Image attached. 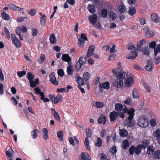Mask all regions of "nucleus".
Masks as SVG:
<instances>
[{"mask_svg":"<svg viewBox=\"0 0 160 160\" xmlns=\"http://www.w3.org/2000/svg\"><path fill=\"white\" fill-rule=\"evenodd\" d=\"M58 74L59 76L62 77L64 76V72L63 70L62 69H59L58 71Z\"/></svg>","mask_w":160,"mask_h":160,"instance_id":"obj_58","label":"nucleus"},{"mask_svg":"<svg viewBox=\"0 0 160 160\" xmlns=\"http://www.w3.org/2000/svg\"><path fill=\"white\" fill-rule=\"evenodd\" d=\"M88 138H86L85 139L84 144L86 149L87 151H89L90 150V147L89 145V141Z\"/></svg>","mask_w":160,"mask_h":160,"instance_id":"obj_31","label":"nucleus"},{"mask_svg":"<svg viewBox=\"0 0 160 160\" xmlns=\"http://www.w3.org/2000/svg\"><path fill=\"white\" fill-rule=\"evenodd\" d=\"M57 136L59 140L61 141L63 140V132L61 130H60L57 133Z\"/></svg>","mask_w":160,"mask_h":160,"instance_id":"obj_43","label":"nucleus"},{"mask_svg":"<svg viewBox=\"0 0 160 160\" xmlns=\"http://www.w3.org/2000/svg\"><path fill=\"white\" fill-rule=\"evenodd\" d=\"M34 90L35 91V93L37 95L39 94L41 92V90L38 87H37L34 88Z\"/></svg>","mask_w":160,"mask_h":160,"instance_id":"obj_64","label":"nucleus"},{"mask_svg":"<svg viewBox=\"0 0 160 160\" xmlns=\"http://www.w3.org/2000/svg\"><path fill=\"white\" fill-rule=\"evenodd\" d=\"M27 78L29 80V82L33 80L34 76L31 72H29L27 74Z\"/></svg>","mask_w":160,"mask_h":160,"instance_id":"obj_40","label":"nucleus"},{"mask_svg":"<svg viewBox=\"0 0 160 160\" xmlns=\"http://www.w3.org/2000/svg\"><path fill=\"white\" fill-rule=\"evenodd\" d=\"M78 46L81 48H82L84 47V44L85 42L84 40H82L81 39H78Z\"/></svg>","mask_w":160,"mask_h":160,"instance_id":"obj_52","label":"nucleus"},{"mask_svg":"<svg viewBox=\"0 0 160 160\" xmlns=\"http://www.w3.org/2000/svg\"><path fill=\"white\" fill-rule=\"evenodd\" d=\"M133 84V78L131 77H129L126 80L125 86L127 88H129L132 86Z\"/></svg>","mask_w":160,"mask_h":160,"instance_id":"obj_10","label":"nucleus"},{"mask_svg":"<svg viewBox=\"0 0 160 160\" xmlns=\"http://www.w3.org/2000/svg\"><path fill=\"white\" fill-rule=\"evenodd\" d=\"M138 124L141 127H146L148 125V121L145 117H141L138 119Z\"/></svg>","mask_w":160,"mask_h":160,"instance_id":"obj_3","label":"nucleus"},{"mask_svg":"<svg viewBox=\"0 0 160 160\" xmlns=\"http://www.w3.org/2000/svg\"><path fill=\"white\" fill-rule=\"evenodd\" d=\"M156 45V43L155 41H152L149 44V47L151 48H155Z\"/></svg>","mask_w":160,"mask_h":160,"instance_id":"obj_60","label":"nucleus"},{"mask_svg":"<svg viewBox=\"0 0 160 160\" xmlns=\"http://www.w3.org/2000/svg\"><path fill=\"white\" fill-rule=\"evenodd\" d=\"M51 113L52 115L54 117L55 119L57 120L58 122L60 121V117L58 114V113L53 108H51Z\"/></svg>","mask_w":160,"mask_h":160,"instance_id":"obj_17","label":"nucleus"},{"mask_svg":"<svg viewBox=\"0 0 160 160\" xmlns=\"http://www.w3.org/2000/svg\"><path fill=\"white\" fill-rule=\"evenodd\" d=\"M102 87L106 89H108L110 88V84L108 82H106L102 84Z\"/></svg>","mask_w":160,"mask_h":160,"instance_id":"obj_50","label":"nucleus"},{"mask_svg":"<svg viewBox=\"0 0 160 160\" xmlns=\"http://www.w3.org/2000/svg\"><path fill=\"white\" fill-rule=\"evenodd\" d=\"M147 63L148 64L146 66L145 68L147 71H150L152 70L153 66V64L151 61L149 60L147 61Z\"/></svg>","mask_w":160,"mask_h":160,"instance_id":"obj_25","label":"nucleus"},{"mask_svg":"<svg viewBox=\"0 0 160 160\" xmlns=\"http://www.w3.org/2000/svg\"><path fill=\"white\" fill-rule=\"evenodd\" d=\"M112 72L117 78L114 81L113 85L118 88H121L123 85V83L122 80L120 79H122L125 78V73L123 71L118 72L114 69L112 70Z\"/></svg>","mask_w":160,"mask_h":160,"instance_id":"obj_1","label":"nucleus"},{"mask_svg":"<svg viewBox=\"0 0 160 160\" xmlns=\"http://www.w3.org/2000/svg\"><path fill=\"white\" fill-rule=\"evenodd\" d=\"M12 42L17 48H19L21 46V43L18 38H16Z\"/></svg>","mask_w":160,"mask_h":160,"instance_id":"obj_30","label":"nucleus"},{"mask_svg":"<svg viewBox=\"0 0 160 160\" xmlns=\"http://www.w3.org/2000/svg\"><path fill=\"white\" fill-rule=\"evenodd\" d=\"M95 48V47L93 45H90L89 47L86 55L87 57L89 58L93 55Z\"/></svg>","mask_w":160,"mask_h":160,"instance_id":"obj_11","label":"nucleus"},{"mask_svg":"<svg viewBox=\"0 0 160 160\" xmlns=\"http://www.w3.org/2000/svg\"><path fill=\"white\" fill-rule=\"evenodd\" d=\"M115 110L118 112L122 111L123 112L124 106L121 103H118L115 105Z\"/></svg>","mask_w":160,"mask_h":160,"instance_id":"obj_19","label":"nucleus"},{"mask_svg":"<svg viewBox=\"0 0 160 160\" xmlns=\"http://www.w3.org/2000/svg\"><path fill=\"white\" fill-rule=\"evenodd\" d=\"M41 25L44 26L45 24L46 17L45 14L41 17L40 18Z\"/></svg>","mask_w":160,"mask_h":160,"instance_id":"obj_35","label":"nucleus"},{"mask_svg":"<svg viewBox=\"0 0 160 160\" xmlns=\"http://www.w3.org/2000/svg\"><path fill=\"white\" fill-rule=\"evenodd\" d=\"M119 11L121 13L125 12L126 7L124 5H120L118 7Z\"/></svg>","mask_w":160,"mask_h":160,"instance_id":"obj_49","label":"nucleus"},{"mask_svg":"<svg viewBox=\"0 0 160 160\" xmlns=\"http://www.w3.org/2000/svg\"><path fill=\"white\" fill-rule=\"evenodd\" d=\"M151 20L155 23H158L160 20L159 17L156 13H153L151 16Z\"/></svg>","mask_w":160,"mask_h":160,"instance_id":"obj_18","label":"nucleus"},{"mask_svg":"<svg viewBox=\"0 0 160 160\" xmlns=\"http://www.w3.org/2000/svg\"><path fill=\"white\" fill-rule=\"evenodd\" d=\"M118 113L116 111H113L110 112L109 115L110 121L111 122L114 121L118 117Z\"/></svg>","mask_w":160,"mask_h":160,"instance_id":"obj_12","label":"nucleus"},{"mask_svg":"<svg viewBox=\"0 0 160 160\" xmlns=\"http://www.w3.org/2000/svg\"><path fill=\"white\" fill-rule=\"evenodd\" d=\"M18 28L20 29L21 31L23 33H26L27 31V27L24 26H22L21 27H18Z\"/></svg>","mask_w":160,"mask_h":160,"instance_id":"obj_56","label":"nucleus"},{"mask_svg":"<svg viewBox=\"0 0 160 160\" xmlns=\"http://www.w3.org/2000/svg\"><path fill=\"white\" fill-rule=\"evenodd\" d=\"M108 10L106 9H103L101 11V17L104 18H106L107 16Z\"/></svg>","mask_w":160,"mask_h":160,"instance_id":"obj_29","label":"nucleus"},{"mask_svg":"<svg viewBox=\"0 0 160 160\" xmlns=\"http://www.w3.org/2000/svg\"><path fill=\"white\" fill-rule=\"evenodd\" d=\"M93 105L97 108H102L104 106V104L103 102L96 101Z\"/></svg>","mask_w":160,"mask_h":160,"instance_id":"obj_27","label":"nucleus"},{"mask_svg":"<svg viewBox=\"0 0 160 160\" xmlns=\"http://www.w3.org/2000/svg\"><path fill=\"white\" fill-rule=\"evenodd\" d=\"M147 153L149 155L152 154L154 152V148L152 145H149L147 148Z\"/></svg>","mask_w":160,"mask_h":160,"instance_id":"obj_26","label":"nucleus"},{"mask_svg":"<svg viewBox=\"0 0 160 160\" xmlns=\"http://www.w3.org/2000/svg\"><path fill=\"white\" fill-rule=\"evenodd\" d=\"M49 40L50 43L55 44L57 42V38L54 34L52 33L50 35Z\"/></svg>","mask_w":160,"mask_h":160,"instance_id":"obj_22","label":"nucleus"},{"mask_svg":"<svg viewBox=\"0 0 160 160\" xmlns=\"http://www.w3.org/2000/svg\"><path fill=\"white\" fill-rule=\"evenodd\" d=\"M137 92V90L136 88H134L132 93L133 98H138L139 97V96Z\"/></svg>","mask_w":160,"mask_h":160,"instance_id":"obj_41","label":"nucleus"},{"mask_svg":"<svg viewBox=\"0 0 160 160\" xmlns=\"http://www.w3.org/2000/svg\"><path fill=\"white\" fill-rule=\"evenodd\" d=\"M102 144V141L101 138L100 137L97 138V142L95 143V145L97 147H101Z\"/></svg>","mask_w":160,"mask_h":160,"instance_id":"obj_39","label":"nucleus"},{"mask_svg":"<svg viewBox=\"0 0 160 160\" xmlns=\"http://www.w3.org/2000/svg\"><path fill=\"white\" fill-rule=\"evenodd\" d=\"M146 42L145 40L142 39L137 43V49L139 51H143V45Z\"/></svg>","mask_w":160,"mask_h":160,"instance_id":"obj_15","label":"nucleus"},{"mask_svg":"<svg viewBox=\"0 0 160 160\" xmlns=\"http://www.w3.org/2000/svg\"><path fill=\"white\" fill-rule=\"evenodd\" d=\"M129 147V143L127 139L124 140L122 145V148L123 150H126Z\"/></svg>","mask_w":160,"mask_h":160,"instance_id":"obj_23","label":"nucleus"},{"mask_svg":"<svg viewBox=\"0 0 160 160\" xmlns=\"http://www.w3.org/2000/svg\"><path fill=\"white\" fill-rule=\"evenodd\" d=\"M142 51L143 52L144 54L149 56V48L148 47H145L144 48H143V51Z\"/></svg>","mask_w":160,"mask_h":160,"instance_id":"obj_54","label":"nucleus"},{"mask_svg":"<svg viewBox=\"0 0 160 160\" xmlns=\"http://www.w3.org/2000/svg\"><path fill=\"white\" fill-rule=\"evenodd\" d=\"M153 135L158 139L160 140V129L159 128L157 129L154 132Z\"/></svg>","mask_w":160,"mask_h":160,"instance_id":"obj_32","label":"nucleus"},{"mask_svg":"<svg viewBox=\"0 0 160 160\" xmlns=\"http://www.w3.org/2000/svg\"><path fill=\"white\" fill-rule=\"evenodd\" d=\"M134 109L132 108H129L128 109V108L125 105L124 106L123 113H127L129 116L128 118V120H131L132 119L134 115Z\"/></svg>","mask_w":160,"mask_h":160,"instance_id":"obj_4","label":"nucleus"},{"mask_svg":"<svg viewBox=\"0 0 160 160\" xmlns=\"http://www.w3.org/2000/svg\"><path fill=\"white\" fill-rule=\"evenodd\" d=\"M138 55L137 51H132L128 55L127 58L128 59L133 60Z\"/></svg>","mask_w":160,"mask_h":160,"instance_id":"obj_14","label":"nucleus"},{"mask_svg":"<svg viewBox=\"0 0 160 160\" xmlns=\"http://www.w3.org/2000/svg\"><path fill=\"white\" fill-rule=\"evenodd\" d=\"M28 13L31 16H34L36 12V11L35 9H32L28 12Z\"/></svg>","mask_w":160,"mask_h":160,"instance_id":"obj_59","label":"nucleus"},{"mask_svg":"<svg viewBox=\"0 0 160 160\" xmlns=\"http://www.w3.org/2000/svg\"><path fill=\"white\" fill-rule=\"evenodd\" d=\"M88 9L89 12L91 13L94 14L96 11L95 7L92 4H88Z\"/></svg>","mask_w":160,"mask_h":160,"instance_id":"obj_24","label":"nucleus"},{"mask_svg":"<svg viewBox=\"0 0 160 160\" xmlns=\"http://www.w3.org/2000/svg\"><path fill=\"white\" fill-rule=\"evenodd\" d=\"M1 15L2 18L3 19L6 20H8L10 19V17L4 11L1 12Z\"/></svg>","mask_w":160,"mask_h":160,"instance_id":"obj_28","label":"nucleus"},{"mask_svg":"<svg viewBox=\"0 0 160 160\" xmlns=\"http://www.w3.org/2000/svg\"><path fill=\"white\" fill-rule=\"evenodd\" d=\"M154 32L153 31H149L146 33V36L147 38L152 37L154 36Z\"/></svg>","mask_w":160,"mask_h":160,"instance_id":"obj_48","label":"nucleus"},{"mask_svg":"<svg viewBox=\"0 0 160 160\" xmlns=\"http://www.w3.org/2000/svg\"><path fill=\"white\" fill-rule=\"evenodd\" d=\"M79 160H91V159L88 153L86 154L85 152H82L81 154Z\"/></svg>","mask_w":160,"mask_h":160,"instance_id":"obj_8","label":"nucleus"},{"mask_svg":"<svg viewBox=\"0 0 160 160\" xmlns=\"http://www.w3.org/2000/svg\"><path fill=\"white\" fill-rule=\"evenodd\" d=\"M45 55L44 54H41L40 57L38 59V62L40 64H41L45 60Z\"/></svg>","mask_w":160,"mask_h":160,"instance_id":"obj_45","label":"nucleus"},{"mask_svg":"<svg viewBox=\"0 0 160 160\" xmlns=\"http://www.w3.org/2000/svg\"><path fill=\"white\" fill-rule=\"evenodd\" d=\"M62 96L60 94H58L56 97H55L54 99V102L55 104H57L60 102L62 99Z\"/></svg>","mask_w":160,"mask_h":160,"instance_id":"obj_21","label":"nucleus"},{"mask_svg":"<svg viewBox=\"0 0 160 160\" xmlns=\"http://www.w3.org/2000/svg\"><path fill=\"white\" fill-rule=\"evenodd\" d=\"M149 144V142L148 140H144L141 142V144H139L138 145V149H140L141 152L142 149H145L148 144Z\"/></svg>","mask_w":160,"mask_h":160,"instance_id":"obj_6","label":"nucleus"},{"mask_svg":"<svg viewBox=\"0 0 160 160\" xmlns=\"http://www.w3.org/2000/svg\"><path fill=\"white\" fill-rule=\"evenodd\" d=\"M67 72L69 75H71L72 74L73 70L72 66L71 65H70L68 66L67 67Z\"/></svg>","mask_w":160,"mask_h":160,"instance_id":"obj_36","label":"nucleus"},{"mask_svg":"<svg viewBox=\"0 0 160 160\" xmlns=\"http://www.w3.org/2000/svg\"><path fill=\"white\" fill-rule=\"evenodd\" d=\"M42 133L43 134V138L45 140H47L48 136V131L46 128H43L42 130Z\"/></svg>","mask_w":160,"mask_h":160,"instance_id":"obj_38","label":"nucleus"},{"mask_svg":"<svg viewBox=\"0 0 160 160\" xmlns=\"http://www.w3.org/2000/svg\"><path fill=\"white\" fill-rule=\"evenodd\" d=\"M150 124L152 127H155L156 124V120L153 118L151 119L150 121Z\"/></svg>","mask_w":160,"mask_h":160,"instance_id":"obj_53","label":"nucleus"},{"mask_svg":"<svg viewBox=\"0 0 160 160\" xmlns=\"http://www.w3.org/2000/svg\"><path fill=\"white\" fill-rule=\"evenodd\" d=\"M77 82L78 84V86H82L85 84V81L83 78L82 79L79 76L77 78Z\"/></svg>","mask_w":160,"mask_h":160,"instance_id":"obj_33","label":"nucleus"},{"mask_svg":"<svg viewBox=\"0 0 160 160\" xmlns=\"http://www.w3.org/2000/svg\"><path fill=\"white\" fill-rule=\"evenodd\" d=\"M38 30L36 28H32L31 29V33L33 37L37 35L38 34Z\"/></svg>","mask_w":160,"mask_h":160,"instance_id":"obj_46","label":"nucleus"},{"mask_svg":"<svg viewBox=\"0 0 160 160\" xmlns=\"http://www.w3.org/2000/svg\"><path fill=\"white\" fill-rule=\"evenodd\" d=\"M136 12V10L135 8L133 7H130L128 11V14L131 16L134 15Z\"/></svg>","mask_w":160,"mask_h":160,"instance_id":"obj_34","label":"nucleus"},{"mask_svg":"<svg viewBox=\"0 0 160 160\" xmlns=\"http://www.w3.org/2000/svg\"><path fill=\"white\" fill-rule=\"evenodd\" d=\"M49 77L50 78V81L52 83L55 85H58V82L57 80L55 73L54 72L51 73L49 75Z\"/></svg>","mask_w":160,"mask_h":160,"instance_id":"obj_7","label":"nucleus"},{"mask_svg":"<svg viewBox=\"0 0 160 160\" xmlns=\"http://www.w3.org/2000/svg\"><path fill=\"white\" fill-rule=\"evenodd\" d=\"M39 131L37 129H34L31 132V134L33 139H35L38 136L37 132H38Z\"/></svg>","mask_w":160,"mask_h":160,"instance_id":"obj_37","label":"nucleus"},{"mask_svg":"<svg viewBox=\"0 0 160 160\" xmlns=\"http://www.w3.org/2000/svg\"><path fill=\"white\" fill-rule=\"evenodd\" d=\"M139 22L142 25H144L145 23L146 19L144 17H141L139 18Z\"/></svg>","mask_w":160,"mask_h":160,"instance_id":"obj_61","label":"nucleus"},{"mask_svg":"<svg viewBox=\"0 0 160 160\" xmlns=\"http://www.w3.org/2000/svg\"><path fill=\"white\" fill-rule=\"evenodd\" d=\"M124 102L126 104L131 105L132 104L131 99L129 98H127L124 101Z\"/></svg>","mask_w":160,"mask_h":160,"instance_id":"obj_63","label":"nucleus"},{"mask_svg":"<svg viewBox=\"0 0 160 160\" xmlns=\"http://www.w3.org/2000/svg\"><path fill=\"white\" fill-rule=\"evenodd\" d=\"M142 83L144 88L146 89L147 91L148 92H150L151 90L147 83L144 81L142 82Z\"/></svg>","mask_w":160,"mask_h":160,"instance_id":"obj_51","label":"nucleus"},{"mask_svg":"<svg viewBox=\"0 0 160 160\" xmlns=\"http://www.w3.org/2000/svg\"><path fill=\"white\" fill-rule=\"evenodd\" d=\"M8 6L9 8L11 10H13L14 11L17 10V7L14 4H9Z\"/></svg>","mask_w":160,"mask_h":160,"instance_id":"obj_44","label":"nucleus"},{"mask_svg":"<svg viewBox=\"0 0 160 160\" xmlns=\"http://www.w3.org/2000/svg\"><path fill=\"white\" fill-rule=\"evenodd\" d=\"M97 20V16L96 14H93L89 18V20L93 25H94Z\"/></svg>","mask_w":160,"mask_h":160,"instance_id":"obj_13","label":"nucleus"},{"mask_svg":"<svg viewBox=\"0 0 160 160\" xmlns=\"http://www.w3.org/2000/svg\"><path fill=\"white\" fill-rule=\"evenodd\" d=\"M85 132L87 135V137L88 138H90L92 136L91 131L89 129L87 128Z\"/></svg>","mask_w":160,"mask_h":160,"instance_id":"obj_57","label":"nucleus"},{"mask_svg":"<svg viewBox=\"0 0 160 160\" xmlns=\"http://www.w3.org/2000/svg\"><path fill=\"white\" fill-rule=\"evenodd\" d=\"M62 61L68 62V64L70 62V63H71V58L68 54H62Z\"/></svg>","mask_w":160,"mask_h":160,"instance_id":"obj_16","label":"nucleus"},{"mask_svg":"<svg viewBox=\"0 0 160 160\" xmlns=\"http://www.w3.org/2000/svg\"><path fill=\"white\" fill-rule=\"evenodd\" d=\"M26 71L25 70H23L22 71H18L17 72V73L19 77H22L23 76L26 74Z\"/></svg>","mask_w":160,"mask_h":160,"instance_id":"obj_55","label":"nucleus"},{"mask_svg":"<svg viewBox=\"0 0 160 160\" xmlns=\"http://www.w3.org/2000/svg\"><path fill=\"white\" fill-rule=\"evenodd\" d=\"M87 59V58L85 56H82L80 57L75 67V71L78 72L79 71L82 65L85 63Z\"/></svg>","mask_w":160,"mask_h":160,"instance_id":"obj_2","label":"nucleus"},{"mask_svg":"<svg viewBox=\"0 0 160 160\" xmlns=\"http://www.w3.org/2000/svg\"><path fill=\"white\" fill-rule=\"evenodd\" d=\"M135 48V45L131 42H129L128 44V50H131Z\"/></svg>","mask_w":160,"mask_h":160,"instance_id":"obj_62","label":"nucleus"},{"mask_svg":"<svg viewBox=\"0 0 160 160\" xmlns=\"http://www.w3.org/2000/svg\"><path fill=\"white\" fill-rule=\"evenodd\" d=\"M153 156L155 159H160V150H158L154 152Z\"/></svg>","mask_w":160,"mask_h":160,"instance_id":"obj_42","label":"nucleus"},{"mask_svg":"<svg viewBox=\"0 0 160 160\" xmlns=\"http://www.w3.org/2000/svg\"><path fill=\"white\" fill-rule=\"evenodd\" d=\"M138 146L136 147L132 145L130 148L129 150V153L130 155H132L135 152L137 155H139L141 152L140 149H138Z\"/></svg>","mask_w":160,"mask_h":160,"instance_id":"obj_5","label":"nucleus"},{"mask_svg":"<svg viewBox=\"0 0 160 160\" xmlns=\"http://www.w3.org/2000/svg\"><path fill=\"white\" fill-rule=\"evenodd\" d=\"M106 118L104 115H102L98 119V122L99 124L102 123L103 124L106 123Z\"/></svg>","mask_w":160,"mask_h":160,"instance_id":"obj_20","label":"nucleus"},{"mask_svg":"<svg viewBox=\"0 0 160 160\" xmlns=\"http://www.w3.org/2000/svg\"><path fill=\"white\" fill-rule=\"evenodd\" d=\"M109 17L112 20H114L116 19L117 16L115 13L113 12H111L109 14Z\"/></svg>","mask_w":160,"mask_h":160,"instance_id":"obj_47","label":"nucleus"},{"mask_svg":"<svg viewBox=\"0 0 160 160\" xmlns=\"http://www.w3.org/2000/svg\"><path fill=\"white\" fill-rule=\"evenodd\" d=\"M90 77V75L88 72H85L83 74L82 77V78L85 81V83L88 86V88H89V87L88 86V82Z\"/></svg>","mask_w":160,"mask_h":160,"instance_id":"obj_9","label":"nucleus"}]
</instances>
